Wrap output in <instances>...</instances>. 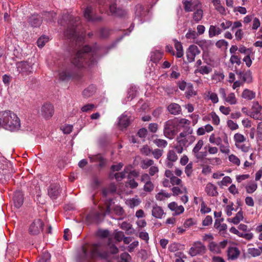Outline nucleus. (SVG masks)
<instances>
[{
    "instance_id": "1",
    "label": "nucleus",
    "mask_w": 262,
    "mask_h": 262,
    "mask_svg": "<svg viewBox=\"0 0 262 262\" xmlns=\"http://www.w3.org/2000/svg\"><path fill=\"white\" fill-rule=\"evenodd\" d=\"M97 49V47L91 48L89 46H84L78 51L72 61V63L78 68L84 67L85 64L89 67L92 66L96 62L94 56Z\"/></svg>"
},
{
    "instance_id": "2",
    "label": "nucleus",
    "mask_w": 262,
    "mask_h": 262,
    "mask_svg": "<svg viewBox=\"0 0 262 262\" xmlns=\"http://www.w3.org/2000/svg\"><path fill=\"white\" fill-rule=\"evenodd\" d=\"M0 126L10 131L16 130L20 127V120L13 112L5 111L0 113Z\"/></svg>"
},
{
    "instance_id": "3",
    "label": "nucleus",
    "mask_w": 262,
    "mask_h": 262,
    "mask_svg": "<svg viewBox=\"0 0 262 262\" xmlns=\"http://www.w3.org/2000/svg\"><path fill=\"white\" fill-rule=\"evenodd\" d=\"M193 129L188 127L187 131L182 132L177 138L178 144L187 147L191 144L195 140V137L192 135Z\"/></svg>"
},
{
    "instance_id": "4",
    "label": "nucleus",
    "mask_w": 262,
    "mask_h": 262,
    "mask_svg": "<svg viewBox=\"0 0 262 262\" xmlns=\"http://www.w3.org/2000/svg\"><path fill=\"white\" fill-rule=\"evenodd\" d=\"M261 106L257 101H253L251 108L247 115L255 120L262 121Z\"/></svg>"
},
{
    "instance_id": "5",
    "label": "nucleus",
    "mask_w": 262,
    "mask_h": 262,
    "mask_svg": "<svg viewBox=\"0 0 262 262\" xmlns=\"http://www.w3.org/2000/svg\"><path fill=\"white\" fill-rule=\"evenodd\" d=\"M206 252L205 246L201 242H195L189 251V254L192 256L202 255Z\"/></svg>"
},
{
    "instance_id": "6",
    "label": "nucleus",
    "mask_w": 262,
    "mask_h": 262,
    "mask_svg": "<svg viewBox=\"0 0 262 262\" xmlns=\"http://www.w3.org/2000/svg\"><path fill=\"white\" fill-rule=\"evenodd\" d=\"M43 223L40 219H36L30 224L29 227V233L31 235H37L43 229Z\"/></svg>"
},
{
    "instance_id": "7",
    "label": "nucleus",
    "mask_w": 262,
    "mask_h": 262,
    "mask_svg": "<svg viewBox=\"0 0 262 262\" xmlns=\"http://www.w3.org/2000/svg\"><path fill=\"white\" fill-rule=\"evenodd\" d=\"M17 71L23 76L28 75L32 72V66L26 61H21L16 64Z\"/></svg>"
},
{
    "instance_id": "8",
    "label": "nucleus",
    "mask_w": 262,
    "mask_h": 262,
    "mask_svg": "<svg viewBox=\"0 0 262 262\" xmlns=\"http://www.w3.org/2000/svg\"><path fill=\"white\" fill-rule=\"evenodd\" d=\"M64 35L68 38H71L75 40L76 45L79 44L80 42L82 41L84 39L83 35L79 36L76 28L73 27L69 28L65 32Z\"/></svg>"
},
{
    "instance_id": "9",
    "label": "nucleus",
    "mask_w": 262,
    "mask_h": 262,
    "mask_svg": "<svg viewBox=\"0 0 262 262\" xmlns=\"http://www.w3.org/2000/svg\"><path fill=\"white\" fill-rule=\"evenodd\" d=\"M164 136L170 139H173L175 134L176 130L174 128V124L172 121H167L165 125L164 128Z\"/></svg>"
},
{
    "instance_id": "10",
    "label": "nucleus",
    "mask_w": 262,
    "mask_h": 262,
    "mask_svg": "<svg viewBox=\"0 0 262 262\" xmlns=\"http://www.w3.org/2000/svg\"><path fill=\"white\" fill-rule=\"evenodd\" d=\"M90 254L93 257H104L106 256L103 247L99 244H94L92 246L90 249Z\"/></svg>"
},
{
    "instance_id": "11",
    "label": "nucleus",
    "mask_w": 262,
    "mask_h": 262,
    "mask_svg": "<svg viewBox=\"0 0 262 262\" xmlns=\"http://www.w3.org/2000/svg\"><path fill=\"white\" fill-rule=\"evenodd\" d=\"M184 8L186 12H191L195 9L201 8V3L199 0H184Z\"/></svg>"
},
{
    "instance_id": "12",
    "label": "nucleus",
    "mask_w": 262,
    "mask_h": 262,
    "mask_svg": "<svg viewBox=\"0 0 262 262\" xmlns=\"http://www.w3.org/2000/svg\"><path fill=\"white\" fill-rule=\"evenodd\" d=\"M203 144V141L202 140H199L192 149V153L195 157L198 160L203 159L207 155L206 151H200V150L202 148Z\"/></svg>"
},
{
    "instance_id": "13",
    "label": "nucleus",
    "mask_w": 262,
    "mask_h": 262,
    "mask_svg": "<svg viewBox=\"0 0 262 262\" xmlns=\"http://www.w3.org/2000/svg\"><path fill=\"white\" fill-rule=\"evenodd\" d=\"M135 17L134 23L137 24L142 23V17L145 15V11L144 7L140 4H138L135 7Z\"/></svg>"
},
{
    "instance_id": "14",
    "label": "nucleus",
    "mask_w": 262,
    "mask_h": 262,
    "mask_svg": "<svg viewBox=\"0 0 262 262\" xmlns=\"http://www.w3.org/2000/svg\"><path fill=\"white\" fill-rule=\"evenodd\" d=\"M130 115L129 112H125L118 118V125L121 129L126 128L130 123Z\"/></svg>"
},
{
    "instance_id": "15",
    "label": "nucleus",
    "mask_w": 262,
    "mask_h": 262,
    "mask_svg": "<svg viewBox=\"0 0 262 262\" xmlns=\"http://www.w3.org/2000/svg\"><path fill=\"white\" fill-rule=\"evenodd\" d=\"M240 253L241 252L236 246H230L227 250V259L230 260H236L239 257Z\"/></svg>"
},
{
    "instance_id": "16",
    "label": "nucleus",
    "mask_w": 262,
    "mask_h": 262,
    "mask_svg": "<svg viewBox=\"0 0 262 262\" xmlns=\"http://www.w3.org/2000/svg\"><path fill=\"white\" fill-rule=\"evenodd\" d=\"M54 112V107L50 103L43 104L41 110V115L46 119H49L52 117Z\"/></svg>"
},
{
    "instance_id": "17",
    "label": "nucleus",
    "mask_w": 262,
    "mask_h": 262,
    "mask_svg": "<svg viewBox=\"0 0 262 262\" xmlns=\"http://www.w3.org/2000/svg\"><path fill=\"white\" fill-rule=\"evenodd\" d=\"M200 52L197 46L195 45L190 46L186 52L188 61L190 62L193 61L196 55H198Z\"/></svg>"
},
{
    "instance_id": "18",
    "label": "nucleus",
    "mask_w": 262,
    "mask_h": 262,
    "mask_svg": "<svg viewBox=\"0 0 262 262\" xmlns=\"http://www.w3.org/2000/svg\"><path fill=\"white\" fill-rule=\"evenodd\" d=\"M48 194L52 199H55L60 192V187L58 184H52L49 186L48 190Z\"/></svg>"
},
{
    "instance_id": "19",
    "label": "nucleus",
    "mask_w": 262,
    "mask_h": 262,
    "mask_svg": "<svg viewBox=\"0 0 262 262\" xmlns=\"http://www.w3.org/2000/svg\"><path fill=\"white\" fill-rule=\"evenodd\" d=\"M151 214L152 216L156 219H161L165 213L161 207L155 204L152 206Z\"/></svg>"
},
{
    "instance_id": "20",
    "label": "nucleus",
    "mask_w": 262,
    "mask_h": 262,
    "mask_svg": "<svg viewBox=\"0 0 262 262\" xmlns=\"http://www.w3.org/2000/svg\"><path fill=\"white\" fill-rule=\"evenodd\" d=\"M224 219L223 218L216 219L214 224V228L217 229L221 234H224L226 233L227 229V226L226 224L222 223Z\"/></svg>"
},
{
    "instance_id": "21",
    "label": "nucleus",
    "mask_w": 262,
    "mask_h": 262,
    "mask_svg": "<svg viewBox=\"0 0 262 262\" xmlns=\"http://www.w3.org/2000/svg\"><path fill=\"white\" fill-rule=\"evenodd\" d=\"M205 191L208 196H216L219 193L217 190V187L211 183H208L206 184L205 188Z\"/></svg>"
},
{
    "instance_id": "22",
    "label": "nucleus",
    "mask_w": 262,
    "mask_h": 262,
    "mask_svg": "<svg viewBox=\"0 0 262 262\" xmlns=\"http://www.w3.org/2000/svg\"><path fill=\"white\" fill-rule=\"evenodd\" d=\"M13 202L16 208H19L24 202V195L20 191H15L13 196Z\"/></svg>"
},
{
    "instance_id": "23",
    "label": "nucleus",
    "mask_w": 262,
    "mask_h": 262,
    "mask_svg": "<svg viewBox=\"0 0 262 262\" xmlns=\"http://www.w3.org/2000/svg\"><path fill=\"white\" fill-rule=\"evenodd\" d=\"M168 207L170 210L174 211L173 214L175 215H179L184 211V208L183 206H178L177 204L174 202H171L168 205Z\"/></svg>"
},
{
    "instance_id": "24",
    "label": "nucleus",
    "mask_w": 262,
    "mask_h": 262,
    "mask_svg": "<svg viewBox=\"0 0 262 262\" xmlns=\"http://www.w3.org/2000/svg\"><path fill=\"white\" fill-rule=\"evenodd\" d=\"M141 202V200L137 196L127 199L125 201L126 205L130 208H134V207L139 206Z\"/></svg>"
},
{
    "instance_id": "25",
    "label": "nucleus",
    "mask_w": 262,
    "mask_h": 262,
    "mask_svg": "<svg viewBox=\"0 0 262 262\" xmlns=\"http://www.w3.org/2000/svg\"><path fill=\"white\" fill-rule=\"evenodd\" d=\"M89 158L91 162H99L100 167H103L105 164L106 160L101 154L89 156Z\"/></svg>"
},
{
    "instance_id": "26",
    "label": "nucleus",
    "mask_w": 262,
    "mask_h": 262,
    "mask_svg": "<svg viewBox=\"0 0 262 262\" xmlns=\"http://www.w3.org/2000/svg\"><path fill=\"white\" fill-rule=\"evenodd\" d=\"M244 219L243 212L242 210L239 211L236 214L235 216L233 218L227 219V221L232 223L235 225L238 224Z\"/></svg>"
},
{
    "instance_id": "27",
    "label": "nucleus",
    "mask_w": 262,
    "mask_h": 262,
    "mask_svg": "<svg viewBox=\"0 0 262 262\" xmlns=\"http://www.w3.org/2000/svg\"><path fill=\"white\" fill-rule=\"evenodd\" d=\"M110 10L111 13L112 14L118 16H122L126 12L125 10L120 9H117L115 4H112L110 6Z\"/></svg>"
},
{
    "instance_id": "28",
    "label": "nucleus",
    "mask_w": 262,
    "mask_h": 262,
    "mask_svg": "<svg viewBox=\"0 0 262 262\" xmlns=\"http://www.w3.org/2000/svg\"><path fill=\"white\" fill-rule=\"evenodd\" d=\"M224 141L225 144L221 143V144L219 145L220 146V150L222 153L228 155L230 153V150L228 140L226 136H225Z\"/></svg>"
},
{
    "instance_id": "29",
    "label": "nucleus",
    "mask_w": 262,
    "mask_h": 262,
    "mask_svg": "<svg viewBox=\"0 0 262 262\" xmlns=\"http://www.w3.org/2000/svg\"><path fill=\"white\" fill-rule=\"evenodd\" d=\"M221 29L216 26L211 25L209 29V36L211 38L222 33Z\"/></svg>"
},
{
    "instance_id": "30",
    "label": "nucleus",
    "mask_w": 262,
    "mask_h": 262,
    "mask_svg": "<svg viewBox=\"0 0 262 262\" xmlns=\"http://www.w3.org/2000/svg\"><path fill=\"white\" fill-rule=\"evenodd\" d=\"M173 41L174 42V47L177 50L176 56L178 58H181L184 55L182 45L180 42L176 39H174Z\"/></svg>"
},
{
    "instance_id": "31",
    "label": "nucleus",
    "mask_w": 262,
    "mask_h": 262,
    "mask_svg": "<svg viewBox=\"0 0 262 262\" xmlns=\"http://www.w3.org/2000/svg\"><path fill=\"white\" fill-rule=\"evenodd\" d=\"M242 97L244 99L251 100L255 97V93L249 89H245L242 93Z\"/></svg>"
},
{
    "instance_id": "32",
    "label": "nucleus",
    "mask_w": 262,
    "mask_h": 262,
    "mask_svg": "<svg viewBox=\"0 0 262 262\" xmlns=\"http://www.w3.org/2000/svg\"><path fill=\"white\" fill-rule=\"evenodd\" d=\"M224 100L230 105H235L237 102V99L234 93H229Z\"/></svg>"
},
{
    "instance_id": "33",
    "label": "nucleus",
    "mask_w": 262,
    "mask_h": 262,
    "mask_svg": "<svg viewBox=\"0 0 262 262\" xmlns=\"http://www.w3.org/2000/svg\"><path fill=\"white\" fill-rule=\"evenodd\" d=\"M233 141L235 146L243 143L246 141V138L241 133H236L233 136Z\"/></svg>"
},
{
    "instance_id": "34",
    "label": "nucleus",
    "mask_w": 262,
    "mask_h": 262,
    "mask_svg": "<svg viewBox=\"0 0 262 262\" xmlns=\"http://www.w3.org/2000/svg\"><path fill=\"white\" fill-rule=\"evenodd\" d=\"M29 21L32 26L36 27L41 24V20L38 15H33L29 19Z\"/></svg>"
},
{
    "instance_id": "35",
    "label": "nucleus",
    "mask_w": 262,
    "mask_h": 262,
    "mask_svg": "<svg viewBox=\"0 0 262 262\" xmlns=\"http://www.w3.org/2000/svg\"><path fill=\"white\" fill-rule=\"evenodd\" d=\"M168 109L171 114L174 115L179 114L181 111L180 106L177 103H171L168 106Z\"/></svg>"
},
{
    "instance_id": "36",
    "label": "nucleus",
    "mask_w": 262,
    "mask_h": 262,
    "mask_svg": "<svg viewBox=\"0 0 262 262\" xmlns=\"http://www.w3.org/2000/svg\"><path fill=\"white\" fill-rule=\"evenodd\" d=\"M203 15V11L202 9L201 8H199L195 10V11L193 14V19L196 23H198L202 19Z\"/></svg>"
},
{
    "instance_id": "37",
    "label": "nucleus",
    "mask_w": 262,
    "mask_h": 262,
    "mask_svg": "<svg viewBox=\"0 0 262 262\" xmlns=\"http://www.w3.org/2000/svg\"><path fill=\"white\" fill-rule=\"evenodd\" d=\"M130 169V166H128L125 167L123 172L116 173L115 174V177L117 181H121L123 178L125 177L126 173H128Z\"/></svg>"
},
{
    "instance_id": "38",
    "label": "nucleus",
    "mask_w": 262,
    "mask_h": 262,
    "mask_svg": "<svg viewBox=\"0 0 262 262\" xmlns=\"http://www.w3.org/2000/svg\"><path fill=\"white\" fill-rule=\"evenodd\" d=\"M171 193H169L164 190H161L156 195V198L158 201H164L170 197Z\"/></svg>"
},
{
    "instance_id": "39",
    "label": "nucleus",
    "mask_w": 262,
    "mask_h": 262,
    "mask_svg": "<svg viewBox=\"0 0 262 262\" xmlns=\"http://www.w3.org/2000/svg\"><path fill=\"white\" fill-rule=\"evenodd\" d=\"M96 91V88L94 85H91L83 91V95L85 97L92 96Z\"/></svg>"
},
{
    "instance_id": "40",
    "label": "nucleus",
    "mask_w": 262,
    "mask_h": 262,
    "mask_svg": "<svg viewBox=\"0 0 262 262\" xmlns=\"http://www.w3.org/2000/svg\"><path fill=\"white\" fill-rule=\"evenodd\" d=\"M235 146L237 149L244 153L248 152L251 149L250 145L248 143H245V142L238 144Z\"/></svg>"
},
{
    "instance_id": "41",
    "label": "nucleus",
    "mask_w": 262,
    "mask_h": 262,
    "mask_svg": "<svg viewBox=\"0 0 262 262\" xmlns=\"http://www.w3.org/2000/svg\"><path fill=\"white\" fill-rule=\"evenodd\" d=\"M196 43L203 50H207L211 45L212 43L209 40H202L198 41Z\"/></svg>"
},
{
    "instance_id": "42",
    "label": "nucleus",
    "mask_w": 262,
    "mask_h": 262,
    "mask_svg": "<svg viewBox=\"0 0 262 262\" xmlns=\"http://www.w3.org/2000/svg\"><path fill=\"white\" fill-rule=\"evenodd\" d=\"M257 188V184L253 181L249 182L245 187L246 191L248 193H252Z\"/></svg>"
},
{
    "instance_id": "43",
    "label": "nucleus",
    "mask_w": 262,
    "mask_h": 262,
    "mask_svg": "<svg viewBox=\"0 0 262 262\" xmlns=\"http://www.w3.org/2000/svg\"><path fill=\"white\" fill-rule=\"evenodd\" d=\"M162 56V53L160 51H155L152 52L150 55V59L154 62L158 61Z\"/></svg>"
},
{
    "instance_id": "44",
    "label": "nucleus",
    "mask_w": 262,
    "mask_h": 262,
    "mask_svg": "<svg viewBox=\"0 0 262 262\" xmlns=\"http://www.w3.org/2000/svg\"><path fill=\"white\" fill-rule=\"evenodd\" d=\"M92 9L91 7H87L84 11V17L89 20H94L97 19H99L100 18H95L93 17L92 15Z\"/></svg>"
},
{
    "instance_id": "45",
    "label": "nucleus",
    "mask_w": 262,
    "mask_h": 262,
    "mask_svg": "<svg viewBox=\"0 0 262 262\" xmlns=\"http://www.w3.org/2000/svg\"><path fill=\"white\" fill-rule=\"evenodd\" d=\"M215 9L221 15H226V10L225 8L221 5V1L213 5Z\"/></svg>"
},
{
    "instance_id": "46",
    "label": "nucleus",
    "mask_w": 262,
    "mask_h": 262,
    "mask_svg": "<svg viewBox=\"0 0 262 262\" xmlns=\"http://www.w3.org/2000/svg\"><path fill=\"white\" fill-rule=\"evenodd\" d=\"M187 89V91L185 92V96L188 99H189L192 96L196 95V93L194 91L193 85L191 83H188Z\"/></svg>"
},
{
    "instance_id": "47",
    "label": "nucleus",
    "mask_w": 262,
    "mask_h": 262,
    "mask_svg": "<svg viewBox=\"0 0 262 262\" xmlns=\"http://www.w3.org/2000/svg\"><path fill=\"white\" fill-rule=\"evenodd\" d=\"M209 249L210 251L214 253H220L221 252V250L218 244L214 242H211L209 245Z\"/></svg>"
},
{
    "instance_id": "48",
    "label": "nucleus",
    "mask_w": 262,
    "mask_h": 262,
    "mask_svg": "<svg viewBox=\"0 0 262 262\" xmlns=\"http://www.w3.org/2000/svg\"><path fill=\"white\" fill-rule=\"evenodd\" d=\"M154 164V162L151 159H145L141 161V167L143 169H146L148 167H150Z\"/></svg>"
},
{
    "instance_id": "49",
    "label": "nucleus",
    "mask_w": 262,
    "mask_h": 262,
    "mask_svg": "<svg viewBox=\"0 0 262 262\" xmlns=\"http://www.w3.org/2000/svg\"><path fill=\"white\" fill-rule=\"evenodd\" d=\"M212 71V68L210 67L205 66H201L195 71V73L199 72L202 74H208Z\"/></svg>"
},
{
    "instance_id": "50",
    "label": "nucleus",
    "mask_w": 262,
    "mask_h": 262,
    "mask_svg": "<svg viewBox=\"0 0 262 262\" xmlns=\"http://www.w3.org/2000/svg\"><path fill=\"white\" fill-rule=\"evenodd\" d=\"M209 142L216 145H220L222 143V139L218 137H216L214 134H211L209 138Z\"/></svg>"
},
{
    "instance_id": "51",
    "label": "nucleus",
    "mask_w": 262,
    "mask_h": 262,
    "mask_svg": "<svg viewBox=\"0 0 262 262\" xmlns=\"http://www.w3.org/2000/svg\"><path fill=\"white\" fill-rule=\"evenodd\" d=\"M256 138L257 141H262V122L257 124Z\"/></svg>"
},
{
    "instance_id": "52",
    "label": "nucleus",
    "mask_w": 262,
    "mask_h": 262,
    "mask_svg": "<svg viewBox=\"0 0 262 262\" xmlns=\"http://www.w3.org/2000/svg\"><path fill=\"white\" fill-rule=\"evenodd\" d=\"M229 161L233 164L236 166H239L241 164V161L235 155L231 154L228 157Z\"/></svg>"
},
{
    "instance_id": "53",
    "label": "nucleus",
    "mask_w": 262,
    "mask_h": 262,
    "mask_svg": "<svg viewBox=\"0 0 262 262\" xmlns=\"http://www.w3.org/2000/svg\"><path fill=\"white\" fill-rule=\"evenodd\" d=\"M232 180L230 177H224L222 180L217 183V184L220 187H223L224 186H227L228 184H231Z\"/></svg>"
},
{
    "instance_id": "54",
    "label": "nucleus",
    "mask_w": 262,
    "mask_h": 262,
    "mask_svg": "<svg viewBox=\"0 0 262 262\" xmlns=\"http://www.w3.org/2000/svg\"><path fill=\"white\" fill-rule=\"evenodd\" d=\"M167 159L170 162H175L178 159V156L175 151L173 150H170L167 155Z\"/></svg>"
},
{
    "instance_id": "55",
    "label": "nucleus",
    "mask_w": 262,
    "mask_h": 262,
    "mask_svg": "<svg viewBox=\"0 0 262 262\" xmlns=\"http://www.w3.org/2000/svg\"><path fill=\"white\" fill-rule=\"evenodd\" d=\"M207 96L213 103H216L219 102V98L215 93L209 91L207 93Z\"/></svg>"
},
{
    "instance_id": "56",
    "label": "nucleus",
    "mask_w": 262,
    "mask_h": 262,
    "mask_svg": "<svg viewBox=\"0 0 262 262\" xmlns=\"http://www.w3.org/2000/svg\"><path fill=\"white\" fill-rule=\"evenodd\" d=\"M49 40L48 36L45 35L42 36L38 38L37 41V44L38 47L42 48L43 47L46 43H47Z\"/></svg>"
},
{
    "instance_id": "57",
    "label": "nucleus",
    "mask_w": 262,
    "mask_h": 262,
    "mask_svg": "<svg viewBox=\"0 0 262 262\" xmlns=\"http://www.w3.org/2000/svg\"><path fill=\"white\" fill-rule=\"evenodd\" d=\"M198 36V34L196 32L192 30L191 29H189L188 32L185 35V37L188 39H194L196 38Z\"/></svg>"
},
{
    "instance_id": "58",
    "label": "nucleus",
    "mask_w": 262,
    "mask_h": 262,
    "mask_svg": "<svg viewBox=\"0 0 262 262\" xmlns=\"http://www.w3.org/2000/svg\"><path fill=\"white\" fill-rule=\"evenodd\" d=\"M248 254L252 257H257L260 255L259 249L256 248H250L248 249Z\"/></svg>"
},
{
    "instance_id": "59",
    "label": "nucleus",
    "mask_w": 262,
    "mask_h": 262,
    "mask_svg": "<svg viewBox=\"0 0 262 262\" xmlns=\"http://www.w3.org/2000/svg\"><path fill=\"white\" fill-rule=\"evenodd\" d=\"M224 77L225 76L223 72H218L214 73L212 76V79L216 81V82H219L224 79Z\"/></svg>"
},
{
    "instance_id": "60",
    "label": "nucleus",
    "mask_w": 262,
    "mask_h": 262,
    "mask_svg": "<svg viewBox=\"0 0 262 262\" xmlns=\"http://www.w3.org/2000/svg\"><path fill=\"white\" fill-rule=\"evenodd\" d=\"M154 143L159 147L164 148L167 145V142L163 139H155Z\"/></svg>"
},
{
    "instance_id": "61",
    "label": "nucleus",
    "mask_w": 262,
    "mask_h": 262,
    "mask_svg": "<svg viewBox=\"0 0 262 262\" xmlns=\"http://www.w3.org/2000/svg\"><path fill=\"white\" fill-rule=\"evenodd\" d=\"M154 189V185L151 182V181H149L148 182H146L144 183V185L143 186V190L145 192H150L152 191Z\"/></svg>"
},
{
    "instance_id": "62",
    "label": "nucleus",
    "mask_w": 262,
    "mask_h": 262,
    "mask_svg": "<svg viewBox=\"0 0 262 262\" xmlns=\"http://www.w3.org/2000/svg\"><path fill=\"white\" fill-rule=\"evenodd\" d=\"M232 23L228 20L224 19L220 25L221 30H224L229 29L231 27Z\"/></svg>"
},
{
    "instance_id": "63",
    "label": "nucleus",
    "mask_w": 262,
    "mask_h": 262,
    "mask_svg": "<svg viewBox=\"0 0 262 262\" xmlns=\"http://www.w3.org/2000/svg\"><path fill=\"white\" fill-rule=\"evenodd\" d=\"M51 255L48 252L43 253L38 262H50Z\"/></svg>"
},
{
    "instance_id": "64",
    "label": "nucleus",
    "mask_w": 262,
    "mask_h": 262,
    "mask_svg": "<svg viewBox=\"0 0 262 262\" xmlns=\"http://www.w3.org/2000/svg\"><path fill=\"white\" fill-rule=\"evenodd\" d=\"M255 233L257 234V238L262 241V224L258 225L254 229Z\"/></svg>"
}]
</instances>
